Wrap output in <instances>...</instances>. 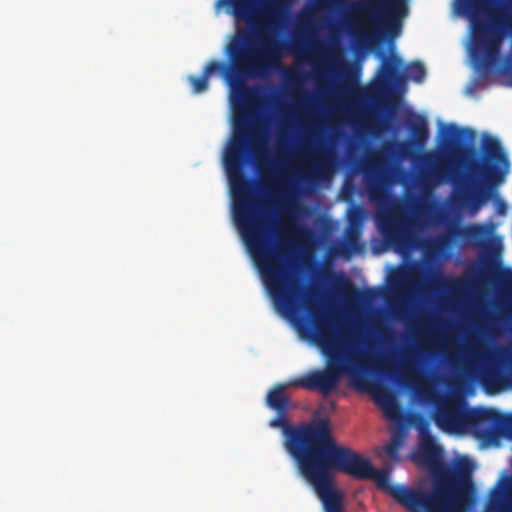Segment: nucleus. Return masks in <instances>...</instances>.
<instances>
[{"label":"nucleus","instance_id":"nucleus-1","mask_svg":"<svg viewBox=\"0 0 512 512\" xmlns=\"http://www.w3.org/2000/svg\"><path fill=\"white\" fill-rule=\"evenodd\" d=\"M230 186L234 222L277 310L292 316L297 314L303 304L312 318V323L304 321L305 327L327 357L325 369L312 370L291 380L288 385L318 391L323 396H328L337 389L340 379L348 375L356 388H370L385 415L395 418L398 406L393 393L381 386L370 387L371 383L367 379V358L374 348L373 339L370 336L363 338L362 343L367 348L365 355L351 349H342L344 334L334 332L330 322L322 317L310 294L303 300L304 287L290 273V241L281 238L276 247L271 246L270 219L266 213V205L254 195L253 183H230Z\"/></svg>","mask_w":512,"mask_h":512},{"label":"nucleus","instance_id":"nucleus-2","mask_svg":"<svg viewBox=\"0 0 512 512\" xmlns=\"http://www.w3.org/2000/svg\"><path fill=\"white\" fill-rule=\"evenodd\" d=\"M224 6L230 7L229 12L249 24L251 29H238L227 45L231 68L212 60L200 76L188 77L195 94L209 88L213 73L219 72L235 80L262 76L279 62L282 55V42L270 35L281 15L280 0H217V9Z\"/></svg>","mask_w":512,"mask_h":512},{"label":"nucleus","instance_id":"nucleus-3","mask_svg":"<svg viewBox=\"0 0 512 512\" xmlns=\"http://www.w3.org/2000/svg\"><path fill=\"white\" fill-rule=\"evenodd\" d=\"M417 460L420 464L429 468L434 476V485L430 491L412 489L404 485L390 483L388 469H376L370 459L363 457L349 447L339 445L335 440L324 460V471L321 478L313 480L311 487L317 496L334 493L343 494L334 480L333 471L340 472L358 480L372 479L376 486L387 492L397 503L410 512H423L429 503L439 495L441 489L454 480V474L446 470L440 458V449L434 439L421 431Z\"/></svg>","mask_w":512,"mask_h":512},{"label":"nucleus","instance_id":"nucleus-4","mask_svg":"<svg viewBox=\"0 0 512 512\" xmlns=\"http://www.w3.org/2000/svg\"><path fill=\"white\" fill-rule=\"evenodd\" d=\"M485 160H472L464 175L451 178L454 182L453 203L471 213H476L494 195L510 172V160L500 141L485 135L483 139Z\"/></svg>","mask_w":512,"mask_h":512},{"label":"nucleus","instance_id":"nucleus-5","mask_svg":"<svg viewBox=\"0 0 512 512\" xmlns=\"http://www.w3.org/2000/svg\"><path fill=\"white\" fill-rule=\"evenodd\" d=\"M287 413H277L270 421L273 428L284 432V446L296 462L301 476L311 486L313 480L323 475L324 460L336 440L328 417L314 419L297 427L286 420Z\"/></svg>","mask_w":512,"mask_h":512},{"label":"nucleus","instance_id":"nucleus-6","mask_svg":"<svg viewBox=\"0 0 512 512\" xmlns=\"http://www.w3.org/2000/svg\"><path fill=\"white\" fill-rule=\"evenodd\" d=\"M359 11L367 16L372 35L392 40L401 34L409 6L408 0H368Z\"/></svg>","mask_w":512,"mask_h":512},{"label":"nucleus","instance_id":"nucleus-7","mask_svg":"<svg viewBox=\"0 0 512 512\" xmlns=\"http://www.w3.org/2000/svg\"><path fill=\"white\" fill-rule=\"evenodd\" d=\"M401 59L397 56L384 58L378 70L377 78L370 84L369 88L360 86L357 80L346 75L336 89L337 95L343 100L355 102H368L382 96L389 86L398 79V71Z\"/></svg>","mask_w":512,"mask_h":512},{"label":"nucleus","instance_id":"nucleus-8","mask_svg":"<svg viewBox=\"0 0 512 512\" xmlns=\"http://www.w3.org/2000/svg\"><path fill=\"white\" fill-rule=\"evenodd\" d=\"M393 144L387 143L374 151L362 163L368 195L374 202L382 203L387 199V187L393 183Z\"/></svg>","mask_w":512,"mask_h":512},{"label":"nucleus","instance_id":"nucleus-9","mask_svg":"<svg viewBox=\"0 0 512 512\" xmlns=\"http://www.w3.org/2000/svg\"><path fill=\"white\" fill-rule=\"evenodd\" d=\"M476 136L475 131L469 127H459L450 123L440 131V153L432 176L437 183L446 180L451 175L452 164L466 153L467 144Z\"/></svg>","mask_w":512,"mask_h":512},{"label":"nucleus","instance_id":"nucleus-10","mask_svg":"<svg viewBox=\"0 0 512 512\" xmlns=\"http://www.w3.org/2000/svg\"><path fill=\"white\" fill-rule=\"evenodd\" d=\"M489 0H458L457 10L460 14L466 15L474 29L473 55L477 56V45L488 57H495L500 50L502 35L493 33L487 36V29L481 20L484 13H490Z\"/></svg>","mask_w":512,"mask_h":512},{"label":"nucleus","instance_id":"nucleus-11","mask_svg":"<svg viewBox=\"0 0 512 512\" xmlns=\"http://www.w3.org/2000/svg\"><path fill=\"white\" fill-rule=\"evenodd\" d=\"M377 225L385 245L395 252L406 253L417 246V236L406 215L398 212L379 215Z\"/></svg>","mask_w":512,"mask_h":512},{"label":"nucleus","instance_id":"nucleus-12","mask_svg":"<svg viewBox=\"0 0 512 512\" xmlns=\"http://www.w3.org/2000/svg\"><path fill=\"white\" fill-rule=\"evenodd\" d=\"M470 486L468 474L459 477L454 474V480L447 482L423 512H461Z\"/></svg>","mask_w":512,"mask_h":512},{"label":"nucleus","instance_id":"nucleus-13","mask_svg":"<svg viewBox=\"0 0 512 512\" xmlns=\"http://www.w3.org/2000/svg\"><path fill=\"white\" fill-rule=\"evenodd\" d=\"M335 164V152L329 148H320L304 177L311 182L326 179L332 174Z\"/></svg>","mask_w":512,"mask_h":512},{"label":"nucleus","instance_id":"nucleus-14","mask_svg":"<svg viewBox=\"0 0 512 512\" xmlns=\"http://www.w3.org/2000/svg\"><path fill=\"white\" fill-rule=\"evenodd\" d=\"M361 212H355L349 218L345 240L337 247V254L349 258L362 250L360 238L362 234Z\"/></svg>","mask_w":512,"mask_h":512},{"label":"nucleus","instance_id":"nucleus-15","mask_svg":"<svg viewBox=\"0 0 512 512\" xmlns=\"http://www.w3.org/2000/svg\"><path fill=\"white\" fill-rule=\"evenodd\" d=\"M489 503L495 512H512V476L502 489L498 485L491 490Z\"/></svg>","mask_w":512,"mask_h":512},{"label":"nucleus","instance_id":"nucleus-16","mask_svg":"<svg viewBox=\"0 0 512 512\" xmlns=\"http://www.w3.org/2000/svg\"><path fill=\"white\" fill-rule=\"evenodd\" d=\"M286 387L284 384H277L267 393L266 404L276 413H287L289 410L290 400L285 393Z\"/></svg>","mask_w":512,"mask_h":512},{"label":"nucleus","instance_id":"nucleus-17","mask_svg":"<svg viewBox=\"0 0 512 512\" xmlns=\"http://www.w3.org/2000/svg\"><path fill=\"white\" fill-rule=\"evenodd\" d=\"M408 128L415 145L418 148L424 147L429 137V129L426 119L421 116H415L414 120L409 122Z\"/></svg>","mask_w":512,"mask_h":512},{"label":"nucleus","instance_id":"nucleus-18","mask_svg":"<svg viewBox=\"0 0 512 512\" xmlns=\"http://www.w3.org/2000/svg\"><path fill=\"white\" fill-rule=\"evenodd\" d=\"M414 373L410 376H403V383H405L420 399L424 401H431L434 398V390L429 384H422L414 380L412 377Z\"/></svg>","mask_w":512,"mask_h":512},{"label":"nucleus","instance_id":"nucleus-19","mask_svg":"<svg viewBox=\"0 0 512 512\" xmlns=\"http://www.w3.org/2000/svg\"><path fill=\"white\" fill-rule=\"evenodd\" d=\"M322 493L325 492L323 491ZM318 498L322 502L325 512H344V494H322Z\"/></svg>","mask_w":512,"mask_h":512},{"label":"nucleus","instance_id":"nucleus-20","mask_svg":"<svg viewBox=\"0 0 512 512\" xmlns=\"http://www.w3.org/2000/svg\"><path fill=\"white\" fill-rule=\"evenodd\" d=\"M407 76L417 83H422L426 77V69L422 62L414 61L406 67Z\"/></svg>","mask_w":512,"mask_h":512},{"label":"nucleus","instance_id":"nucleus-21","mask_svg":"<svg viewBox=\"0 0 512 512\" xmlns=\"http://www.w3.org/2000/svg\"><path fill=\"white\" fill-rule=\"evenodd\" d=\"M402 445V437L400 435H393L390 442L384 447V451L387 455L393 459H399V450Z\"/></svg>","mask_w":512,"mask_h":512},{"label":"nucleus","instance_id":"nucleus-22","mask_svg":"<svg viewBox=\"0 0 512 512\" xmlns=\"http://www.w3.org/2000/svg\"><path fill=\"white\" fill-rule=\"evenodd\" d=\"M481 383L486 389L495 388L499 384V374L494 369L484 370L481 374Z\"/></svg>","mask_w":512,"mask_h":512},{"label":"nucleus","instance_id":"nucleus-23","mask_svg":"<svg viewBox=\"0 0 512 512\" xmlns=\"http://www.w3.org/2000/svg\"><path fill=\"white\" fill-rule=\"evenodd\" d=\"M469 346H470L471 350L477 354L481 353L485 348V345L478 339L470 340Z\"/></svg>","mask_w":512,"mask_h":512},{"label":"nucleus","instance_id":"nucleus-24","mask_svg":"<svg viewBox=\"0 0 512 512\" xmlns=\"http://www.w3.org/2000/svg\"><path fill=\"white\" fill-rule=\"evenodd\" d=\"M505 281L512 285V270H507L505 272Z\"/></svg>","mask_w":512,"mask_h":512},{"label":"nucleus","instance_id":"nucleus-25","mask_svg":"<svg viewBox=\"0 0 512 512\" xmlns=\"http://www.w3.org/2000/svg\"><path fill=\"white\" fill-rule=\"evenodd\" d=\"M498 206H499V210H500V211H505V209H506V205H505V203H504L502 200H500V199L498 200Z\"/></svg>","mask_w":512,"mask_h":512},{"label":"nucleus","instance_id":"nucleus-26","mask_svg":"<svg viewBox=\"0 0 512 512\" xmlns=\"http://www.w3.org/2000/svg\"><path fill=\"white\" fill-rule=\"evenodd\" d=\"M349 295L354 298V297H357L359 295V292L356 289L351 288Z\"/></svg>","mask_w":512,"mask_h":512},{"label":"nucleus","instance_id":"nucleus-27","mask_svg":"<svg viewBox=\"0 0 512 512\" xmlns=\"http://www.w3.org/2000/svg\"><path fill=\"white\" fill-rule=\"evenodd\" d=\"M343 282H344L345 286H347V287L351 286V284H350L348 279H344Z\"/></svg>","mask_w":512,"mask_h":512},{"label":"nucleus","instance_id":"nucleus-28","mask_svg":"<svg viewBox=\"0 0 512 512\" xmlns=\"http://www.w3.org/2000/svg\"><path fill=\"white\" fill-rule=\"evenodd\" d=\"M437 241L439 242V244H442L445 241V237H439Z\"/></svg>","mask_w":512,"mask_h":512}]
</instances>
